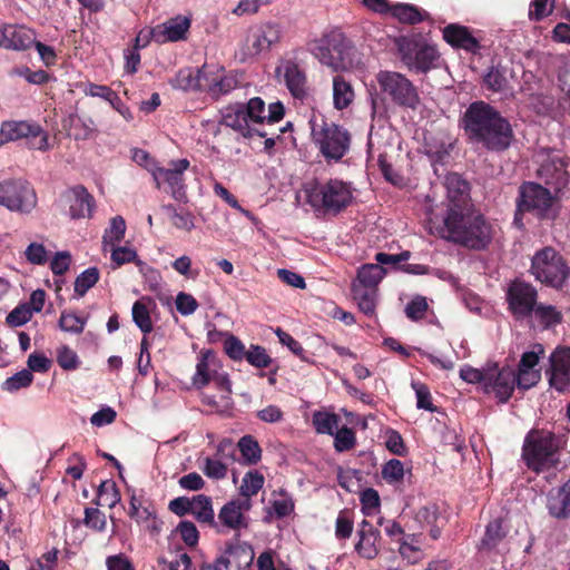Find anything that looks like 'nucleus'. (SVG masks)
<instances>
[{"label":"nucleus","mask_w":570,"mask_h":570,"mask_svg":"<svg viewBox=\"0 0 570 570\" xmlns=\"http://www.w3.org/2000/svg\"><path fill=\"white\" fill-rule=\"evenodd\" d=\"M461 126L468 139L490 151H504L513 139L510 122L484 101L472 102L463 114Z\"/></svg>","instance_id":"obj_1"},{"label":"nucleus","mask_w":570,"mask_h":570,"mask_svg":"<svg viewBox=\"0 0 570 570\" xmlns=\"http://www.w3.org/2000/svg\"><path fill=\"white\" fill-rule=\"evenodd\" d=\"M440 237L472 249H483L492 240L493 228L473 207L446 212L442 225L435 227Z\"/></svg>","instance_id":"obj_2"},{"label":"nucleus","mask_w":570,"mask_h":570,"mask_svg":"<svg viewBox=\"0 0 570 570\" xmlns=\"http://www.w3.org/2000/svg\"><path fill=\"white\" fill-rule=\"evenodd\" d=\"M522 458L529 469L540 473L557 469L559 464V442L548 431H531L523 444Z\"/></svg>","instance_id":"obj_3"},{"label":"nucleus","mask_w":570,"mask_h":570,"mask_svg":"<svg viewBox=\"0 0 570 570\" xmlns=\"http://www.w3.org/2000/svg\"><path fill=\"white\" fill-rule=\"evenodd\" d=\"M530 213L539 219H553L557 215V199L551 191L533 181L519 187L514 224L522 225L521 216Z\"/></svg>","instance_id":"obj_4"},{"label":"nucleus","mask_w":570,"mask_h":570,"mask_svg":"<svg viewBox=\"0 0 570 570\" xmlns=\"http://www.w3.org/2000/svg\"><path fill=\"white\" fill-rule=\"evenodd\" d=\"M305 191L308 204L325 213L337 214L345 209L353 199L351 184L338 178L316 183Z\"/></svg>","instance_id":"obj_5"},{"label":"nucleus","mask_w":570,"mask_h":570,"mask_svg":"<svg viewBox=\"0 0 570 570\" xmlns=\"http://www.w3.org/2000/svg\"><path fill=\"white\" fill-rule=\"evenodd\" d=\"M317 60L331 70L344 71L355 65L356 49L341 32H331L316 41L312 49Z\"/></svg>","instance_id":"obj_6"},{"label":"nucleus","mask_w":570,"mask_h":570,"mask_svg":"<svg viewBox=\"0 0 570 570\" xmlns=\"http://www.w3.org/2000/svg\"><path fill=\"white\" fill-rule=\"evenodd\" d=\"M312 138L327 163L340 161L350 150V132L334 122L324 120L321 124L314 122Z\"/></svg>","instance_id":"obj_7"},{"label":"nucleus","mask_w":570,"mask_h":570,"mask_svg":"<svg viewBox=\"0 0 570 570\" xmlns=\"http://www.w3.org/2000/svg\"><path fill=\"white\" fill-rule=\"evenodd\" d=\"M530 272L537 281L554 288L562 287L570 275L564 258L549 246L533 255Z\"/></svg>","instance_id":"obj_8"},{"label":"nucleus","mask_w":570,"mask_h":570,"mask_svg":"<svg viewBox=\"0 0 570 570\" xmlns=\"http://www.w3.org/2000/svg\"><path fill=\"white\" fill-rule=\"evenodd\" d=\"M376 81L385 99L399 107L415 110L420 105V96L413 82L403 73L381 70Z\"/></svg>","instance_id":"obj_9"},{"label":"nucleus","mask_w":570,"mask_h":570,"mask_svg":"<svg viewBox=\"0 0 570 570\" xmlns=\"http://www.w3.org/2000/svg\"><path fill=\"white\" fill-rule=\"evenodd\" d=\"M397 46L401 59L409 69L417 72H428L436 67L440 55L434 45L421 39L402 38L399 40Z\"/></svg>","instance_id":"obj_10"},{"label":"nucleus","mask_w":570,"mask_h":570,"mask_svg":"<svg viewBox=\"0 0 570 570\" xmlns=\"http://www.w3.org/2000/svg\"><path fill=\"white\" fill-rule=\"evenodd\" d=\"M0 205L11 212L30 213L37 205V196L24 180H4L0 183Z\"/></svg>","instance_id":"obj_11"},{"label":"nucleus","mask_w":570,"mask_h":570,"mask_svg":"<svg viewBox=\"0 0 570 570\" xmlns=\"http://www.w3.org/2000/svg\"><path fill=\"white\" fill-rule=\"evenodd\" d=\"M188 167L189 161L184 158L171 161L169 168H157L153 174L157 187L166 186L165 191L169 193L173 198L186 203L187 195L183 175Z\"/></svg>","instance_id":"obj_12"},{"label":"nucleus","mask_w":570,"mask_h":570,"mask_svg":"<svg viewBox=\"0 0 570 570\" xmlns=\"http://www.w3.org/2000/svg\"><path fill=\"white\" fill-rule=\"evenodd\" d=\"M538 292L535 287L521 279H515L509 284L507 301L509 308L515 318L522 320L529 317L537 304Z\"/></svg>","instance_id":"obj_13"},{"label":"nucleus","mask_w":570,"mask_h":570,"mask_svg":"<svg viewBox=\"0 0 570 570\" xmlns=\"http://www.w3.org/2000/svg\"><path fill=\"white\" fill-rule=\"evenodd\" d=\"M284 35L282 23L267 21L256 26L247 39L245 55L256 57L262 52H267L271 48L281 42Z\"/></svg>","instance_id":"obj_14"},{"label":"nucleus","mask_w":570,"mask_h":570,"mask_svg":"<svg viewBox=\"0 0 570 570\" xmlns=\"http://www.w3.org/2000/svg\"><path fill=\"white\" fill-rule=\"evenodd\" d=\"M549 383L559 392L570 389V348L558 347L549 357L546 370Z\"/></svg>","instance_id":"obj_15"},{"label":"nucleus","mask_w":570,"mask_h":570,"mask_svg":"<svg viewBox=\"0 0 570 570\" xmlns=\"http://www.w3.org/2000/svg\"><path fill=\"white\" fill-rule=\"evenodd\" d=\"M515 385V372L511 367L499 368L498 364H488L485 392L494 393L501 402H507Z\"/></svg>","instance_id":"obj_16"},{"label":"nucleus","mask_w":570,"mask_h":570,"mask_svg":"<svg viewBox=\"0 0 570 570\" xmlns=\"http://www.w3.org/2000/svg\"><path fill=\"white\" fill-rule=\"evenodd\" d=\"M444 186L448 193V210L460 212L473 207L469 195V185L458 174H449L445 177Z\"/></svg>","instance_id":"obj_17"},{"label":"nucleus","mask_w":570,"mask_h":570,"mask_svg":"<svg viewBox=\"0 0 570 570\" xmlns=\"http://www.w3.org/2000/svg\"><path fill=\"white\" fill-rule=\"evenodd\" d=\"M35 42L33 32L22 26H0V47L11 50H26Z\"/></svg>","instance_id":"obj_18"},{"label":"nucleus","mask_w":570,"mask_h":570,"mask_svg":"<svg viewBox=\"0 0 570 570\" xmlns=\"http://www.w3.org/2000/svg\"><path fill=\"white\" fill-rule=\"evenodd\" d=\"M223 125L238 131L243 137H253L255 135L265 137L266 132L257 127H253L250 120L245 114L244 105H236L226 109L223 115Z\"/></svg>","instance_id":"obj_19"},{"label":"nucleus","mask_w":570,"mask_h":570,"mask_svg":"<svg viewBox=\"0 0 570 570\" xmlns=\"http://www.w3.org/2000/svg\"><path fill=\"white\" fill-rule=\"evenodd\" d=\"M276 72L283 76L287 89L295 98L303 99L306 96V76L295 61H284Z\"/></svg>","instance_id":"obj_20"},{"label":"nucleus","mask_w":570,"mask_h":570,"mask_svg":"<svg viewBox=\"0 0 570 570\" xmlns=\"http://www.w3.org/2000/svg\"><path fill=\"white\" fill-rule=\"evenodd\" d=\"M235 450L230 440L219 442L215 458H205L202 471L210 479H224L227 474V464L223 459L233 458Z\"/></svg>","instance_id":"obj_21"},{"label":"nucleus","mask_w":570,"mask_h":570,"mask_svg":"<svg viewBox=\"0 0 570 570\" xmlns=\"http://www.w3.org/2000/svg\"><path fill=\"white\" fill-rule=\"evenodd\" d=\"M357 537L356 552L365 559H374L380 552V531L367 520H363L358 525Z\"/></svg>","instance_id":"obj_22"},{"label":"nucleus","mask_w":570,"mask_h":570,"mask_svg":"<svg viewBox=\"0 0 570 570\" xmlns=\"http://www.w3.org/2000/svg\"><path fill=\"white\" fill-rule=\"evenodd\" d=\"M249 508L250 501L248 499L232 500L220 509L218 513V520L223 525L232 530L246 528L247 524L245 522L243 512L249 510Z\"/></svg>","instance_id":"obj_23"},{"label":"nucleus","mask_w":570,"mask_h":570,"mask_svg":"<svg viewBox=\"0 0 570 570\" xmlns=\"http://www.w3.org/2000/svg\"><path fill=\"white\" fill-rule=\"evenodd\" d=\"M443 39L452 47L475 52L479 41L472 36L469 28L458 23H450L442 30Z\"/></svg>","instance_id":"obj_24"},{"label":"nucleus","mask_w":570,"mask_h":570,"mask_svg":"<svg viewBox=\"0 0 570 570\" xmlns=\"http://www.w3.org/2000/svg\"><path fill=\"white\" fill-rule=\"evenodd\" d=\"M39 134L41 127L36 122L4 121L0 129V146L21 138H36Z\"/></svg>","instance_id":"obj_25"},{"label":"nucleus","mask_w":570,"mask_h":570,"mask_svg":"<svg viewBox=\"0 0 570 570\" xmlns=\"http://www.w3.org/2000/svg\"><path fill=\"white\" fill-rule=\"evenodd\" d=\"M507 533L508 531L503 528V521L501 518L490 521L485 527L484 535L478 546L479 551L504 552V540Z\"/></svg>","instance_id":"obj_26"},{"label":"nucleus","mask_w":570,"mask_h":570,"mask_svg":"<svg viewBox=\"0 0 570 570\" xmlns=\"http://www.w3.org/2000/svg\"><path fill=\"white\" fill-rule=\"evenodd\" d=\"M190 27V20L183 16L169 19L160 26H157L153 36L157 42L178 41L183 39Z\"/></svg>","instance_id":"obj_27"},{"label":"nucleus","mask_w":570,"mask_h":570,"mask_svg":"<svg viewBox=\"0 0 570 570\" xmlns=\"http://www.w3.org/2000/svg\"><path fill=\"white\" fill-rule=\"evenodd\" d=\"M538 176L544 180L547 185L556 186L560 189L566 185V163L559 156L548 157L539 167Z\"/></svg>","instance_id":"obj_28"},{"label":"nucleus","mask_w":570,"mask_h":570,"mask_svg":"<svg viewBox=\"0 0 570 570\" xmlns=\"http://www.w3.org/2000/svg\"><path fill=\"white\" fill-rule=\"evenodd\" d=\"M547 508L553 518L566 519L570 517V480L561 488L549 492Z\"/></svg>","instance_id":"obj_29"},{"label":"nucleus","mask_w":570,"mask_h":570,"mask_svg":"<svg viewBox=\"0 0 570 570\" xmlns=\"http://www.w3.org/2000/svg\"><path fill=\"white\" fill-rule=\"evenodd\" d=\"M95 207V199L83 186L70 189V216L72 218L90 217Z\"/></svg>","instance_id":"obj_30"},{"label":"nucleus","mask_w":570,"mask_h":570,"mask_svg":"<svg viewBox=\"0 0 570 570\" xmlns=\"http://www.w3.org/2000/svg\"><path fill=\"white\" fill-rule=\"evenodd\" d=\"M253 558L254 554L249 548L235 546L228 548L218 559L223 570H243L250 564Z\"/></svg>","instance_id":"obj_31"},{"label":"nucleus","mask_w":570,"mask_h":570,"mask_svg":"<svg viewBox=\"0 0 570 570\" xmlns=\"http://www.w3.org/2000/svg\"><path fill=\"white\" fill-rule=\"evenodd\" d=\"M532 325L541 330L553 328L562 322V314L552 305L538 304L530 314Z\"/></svg>","instance_id":"obj_32"},{"label":"nucleus","mask_w":570,"mask_h":570,"mask_svg":"<svg viewBox=\"0 0 570 570\" xmlns=\"http://www.w3.org/2000/svg\"><path fill=\"white\" fill-rule=\"evenodd\" d=\"M216 371V358L210 352H203L196 365V373L193 376L194 386L200 389L213 382Z\"/></svg>","instance_id":"obj_33"},{"label":"nucleus","mask_w":570,"mask_h":570,"mask_svg":"<svg viewBox=\"0 0 570 570\" xmlns=\"http://www.w3.org/2000/svg\"><path fill=\"white\" fill-rule=\"evenodd\" d=\"M391 12L400 22L407 24H416L430 18L428 11L409 3H397L391 8Z\"/></svg>","instance_id":"obj_34"},{"label":"nucleus","mask_w":570,"mask_h":570,"mask_svg":"<svg viewBox=\"0 0 570 570\" xmlns=\"http://www.w3.org/2000/svg\"><path fill=\"white\" fill-rule=\"evenodd\" d=\"M352 294L364 314L373 315L375 313L377 288H368L362 284H352Z\"/></svg>","instance_id":"obj_35"},{"label":"nucleus","mask_w":570,"mask_h":570,"mask_svg":"<svg viewBox=\"0 0 570 570\" xmlns=\"http://www.w3.org/2000/svg\"><path fill=\"white\" fill-rule=\"evenodd\" d=\"M190 513L202 523L216 525L212 500L207 495L198 494L191 499Z\"/></svg>","instance_id":"obj_36"},{"label":"nucleus","mask_w":570,"mask_h":570,"mask_svg":"<svg viewBox=\"0 0 570 570\" xmlns=\"http://www.w3.org/2000/svg\"><path fill=\"white\" fill-rule=\"evenodd\" d=\"M354 99V90L342 76L333 79V104L338 110L347 108Z\"/></svg>","instance_id":"obj_37"},{"label":"nucleus","mask_w":570,"mask_h":570,"mask_svg":"<svg viewBox=\"0 0 570 570\" xmlns=\"http://www.w3.org/2000/svg\"><path fill=\"white\" fill-rule=\"evenodd\" d=\"M163 210L176 228L185 232H190L195 228L194 215L190 212L177 208L174 205H164Z\"/></svg>","instance_id":"obj_38"},{"label":"nucleus","mask_w":570,"mask_h":570,"mask_svg":"<svg viewBox=\"0 0 570 570\" xmlns=\"http://www.w3.org/2000/svg\"><path fill=\"white\" fill-rule=\"evenodd\" d=\"M384 275L385 269L379 264H365L358 269L357 281L353 284H362L368 288H377Z\"/></svg>","instance_id":"obj_39"},{"label":"nucleus","mask_w":570,"mask_h":570,"mask_svg":"<svg viewBox=\"0 0 570 570\" xmlns=\"http://www.w3.org/2000/svg\"><path fill=\"white\" fill-rule=\"evenodd\" d=\"M338 423L340 416L334 413L315 412L313 414V425L318 433L334 435Z\"/></svg>","instance_id":"obj_40"},{"label":"nucleus","mask_w":570,"mask_h":570,"mask_svg":"<svg viewBox=\"0 0 570 570\" xmlns=\"http://www.w3.org/2000/svg\"><path fill=\"white\" fill-rule=\"evenodd\" d=\"M86 318L70 311H62L59 318V327L63 332L80 334L83 332Z\"/></svg>","instance_id":"obj_41"},{"label":"nucleus","mask_w":570,"mask_h":570,"mask_svg":"<svg viewBox=\"0 0 570 570\" xmlns=\"http://www.w3.org/2000/svg\"><path fill=\"white\" fill-rule=\"evenodd\" d=\"M223 72V68L203 66L198 69L199 90H207L214 95L215 86Z\"/></svg>","instance_id":"obj_42"},{"label":"nucleus","mask_w":570,"mask_h":570,"mask_svg":"<svg viewBox=\"0 0 570 570\" xmlns=\"http://www.w3.org/2000/svg\"><path fill=\"white\" fill-rule=\"evenodd\" d=\"M223 72V68L203 66L198 69L199 90H207L214 95L215 86Z\"/></svg>","instance_id":"obj_43"},{"label":"nucleus","mask_w":570,"mask_h":570,"mask_svg":"<svg viewBox=\"0 0 570 570\" xmlns=\"http://www.w3.org/2000/svg\"><path fill=\"white\" fill-rule=\"evenodd\" d=\"M126 232V223L121 216H116L111 219L109 228L105 230L104 243L105 245L115 246V243H119Z\"/></svg>","instance_id":"obj_44"},{"label":"nucleus","mask_w":570,"mask_h":570,"mask_svg":"<svg viewBox=\"0 0 570 570\" xmlns=\"http://www.w3.org/2000/svg\"><path fill=\"white\" fill-rule=\"evenodd\" d=\"M99 279V271L96 267H90L83 271L75 281V292L79 296H83L88 289L96 285Z\"/></svg>","instance_id":"obj_45"},{"label":"nucleus","mask_w":570,"mask_h":570,"mask_svg":"<svg viewBox=\"0 0 570 570\" xmlns=\"http://www.w3.org/2000/svg\"><path fill=\"white\" fill-rule=\"evenodd\" d=\"M120 500L119 492L112 481H102L98 489V503L112 508Z\"/></svg>","instance_id":"obj_46"},{"label":"nucleus","mask_w":570,"mask_h":570,"mask_svg":"<svg viewBox=\"0 0 570 570\" xmlns=\"http://www.w3.org/2000/svg\"><path fill=\"white\" fill-rule=\"evenodd\" d=\"M245 108V114L252 122L253 127L256 125H263L266 118L265 102L258 98H252Z\"/></svg>","instance_id":"obj_47"},{"label":"nucleus","mask_w":570,"mask_h":570,"mask_svg":"<svg viewBox=\"0 0 570 570\" xmlns=\"http://www.w3.org/2000/svg\"><path fill=\"white\" fill-rule=\"evenodd\" d=\"M132 320L145 334L153 331V323L149 311L147 306L139 301L136 302L132 306Z\"/></svg>","instance_id":"obj_48"},{"label":"nucleus","mask_w":570,"mask_h":570,"mask_svg":"<svg viewBox=\"0 0 570 570\" xmlns=\"http://www.w3.org/2000/svg\"><path fill=\"white\" fill-rule=\"evenodd\" d=\"M238 448L242 455L248 463H256L259 460V445L250 435L243 436L238 442Z\"/></svg>","instance_id":"obj_49"},{"label":"nucleus","mask_w":570,"mask_h":570,"mask_svg":"<svg viewBox=\"0 0 570 570\" xmlns=\"http://www.w3.org/2000/svg\"><path fill=\"white\" fill-rule=\"evenodd\" d=\"M33 375L29 370H22L14 375L8 377L3 383V390L16 392L31 384Z\"/></svg>","instance_id":"obj_50"},{"label":"nucleus","mask_w":570,"mask_h":570,"mask_svg":"<svg viewBox=\"0 0 570 570\" xmlns=\"http://www.w3.org/2000/svg\"><path fill=\"white\" fill-rule=\"evenodd\" d=\"M264 484V478L259 473H247L240 485L242 495L246 497L249 500L252 495H255Z\"/></svg>","instance_id":"obj_51"},{"label":"nucleus","mask_w":570,"mask_h":570,"mask_svg":"<svg viewBox=\"0 0 570 570\" xmlns=\"http://www.w3.org/2000/svg\"><path fill=\"white\" fill-rule=\"evenodd\" d=\"M176 87L183 89V90H199V77H198V70L196 73H194L193 69H181L178 71L176 79Z\"/></svg>","instance_id":"obj_52"},{"label":"nucleus","mask_w":570,"mask_h":570,"mask_svg":"<svg viewBox=\"0 0 570 570\" xmlns=\"http://www.w3.org/2000/svg\"><path fill=\"white\" fill-rule=\"evenodd\" d=\"M404 472L403 463L397 459L387 461L382 469L383 479L389 483H396L403 480Z\"/></svg>","instance_id":"obj_53"},{"label":"nucleus","mask_w":570,"mask_h":570,"mask_svg":"<svg viewBox=\"0 0 570 570\" xmlns=\"http://www.w3.org/2000/svg\"><path fill=\"white\" fill-rule=\"evenodd\" d=\"M335 441L334 448L338 452H344L351 450L355 444V434L350 428L337 429L334 432Z\"/></svg>","instance_id":"obj_54"},{"label":"nucleus","mask_w":570,"mask_h":570,"mask_svg":"<svg viewBox=\"0 0 570 570\" xmlns=\"http://www.w3.org/2000/svg\"><path fill=\"white\" fill-rule=\"evenodd\" d=\"M415 521L422 527L439 523L440 513L438 505L435 503H429L420 508L415 514Z\"/></svg>","instance_id":"obj_55"},{"label":"nucleus","mask_w":570,"mask_h":570,"mask_svg":"<svg viewBox=\"0 0 570 570\" xmlns=\"http://www.w3.org/2000/svg\"><path fill=\"white\" fill-rule=\"evenodd\" d=\"M32 317V311L27 304L18 305L7 316L8 325L12 327L26 324Z\"/></svg>","instance_id":"obj_56"},{"label":"nucleus","mask_w":570,"mask_h":570,"mask_svg":"<svg viewBox=\"0 0 570 570\" xmlns=\"http://www.w3.org/2000/svg\"><path fill=\"white\" fill-rule=\"evenodd\" d=\"M246 360L256 367H267L272 360L266 353V350L258 345H253L245 355Z\"/></svg>","instance_id":"obj_57"},{"label":"nucleus","mask_w":570,"mask_h":570,"mask_svg":"<svg viewBox=\"0 0 570 570\" xmlns=\"http://www.w3.org/2000/svg\"><path fill=\"white\" fill-rule=\"evenodd\" d=\"M460 376L463 381L468 383H478L481 384L483 390H485L487 376H488V366L483 370L474 368L471 366H465L461 368Z\"/></svg>","instance_id":"obj_58"},{"label":"nucleus","mask_w":570,"mask_h":570,"mask_svg":"<svg viewBox=\"0 0 570 570\" xmlns=\"http://www.w3.org/2000/svg\"><path fill=\"white\" fill-rule=\"evenodd\" d=\"M484 83L493 91H503L508 88V79L499 69L492 68L484 77Z\"/></svg>","instance_id":"obj_59"},{"label":"nucleus","mask_w":570,"mask_h":570,"mask_svg":"<svg viewBox=\"0 0 570 570\" xmlns=\"http://www.w3.org/2000/svg\"><path fill=\"white\" fill-rule=\"evenodd\" d=\"M24 255L28 262L36 265H43L48 261V250L39 243H31L27 247Z\"/></svg>","instance_id":"obj_60"},{"label":"nucleus","mask_w":570,"mask_h":570,"mask_svg":"<svg viewBox=\"0 0 570 570\" xmlns=\"http://www.w3.org/2000/svg\"><path fill=\"white\" fill-rule=\"evenodd\" d=\"M85 523L97 531H104L107 524L106 515L98 509L87 508L85 511Z\"/></svg>","instance_id":"obj_61"},{"label":"nucleus","mask_w":570,"mask_h":570,"mask_svg":"<svg viewBox=\"0 0 570 570\" xmlns=\"http://www.w3.org/2000/svg\"><path fill=\"white\" fill-rule=\"evenodd\" d=\"M552 0H533L530 4L529 17L531 20L539 21L552 11Z\"/></svg>","instance_id":"obj_62"},{"label":"nucleus","mask_w":570,"mask_h":570,"mask_svg":"<svg viewBox=\"0 0 570 570\" xmlns=\"http://www.w3.org/2000/svg\"><path fill=\"white\" fill-rule=\"evenodd\" d=\"M197 307L198 303L193 295L180 292L176 296V308L181 315H190L197 309Z\"/></svg>","instance_id":"obj_63"},{"label":"nucleus","mask_w":570,"mask_h":570,"mask_svg":"<svg viewBox=\"0 0 570 570\" xmlns=\"http://www.w3.org/2000/svg\"><path fill=\"white\" fill-rule=\"evenodd\" d=\"M428 309L426 299L422 296L413 298L405 307V314L409 318L421 320Z\"/></svg>","instance_id":"obj_64"}]
</instances>
